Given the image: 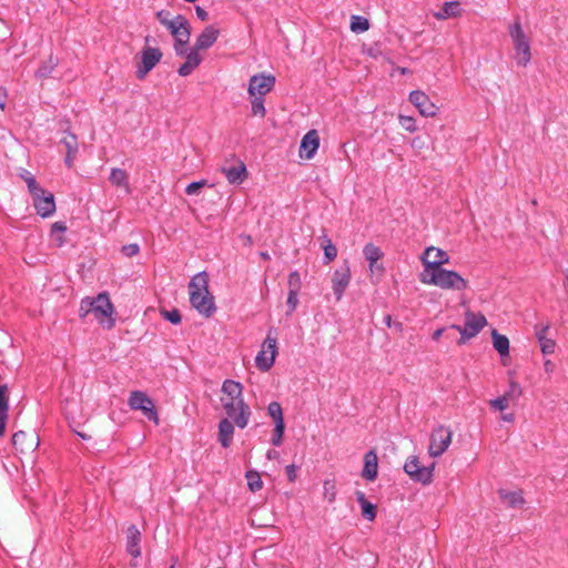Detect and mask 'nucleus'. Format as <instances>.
<instances>
[{"label": "nucleus", "mask_w": 568, "mask_h": 568, "mask_svg": "<svg viewBox=\"0 0 568 568\" xmlns=\"http://www.w3.org/2000/svg\"><path fill=\"white\" fill-rule=\"evenodd\" d=\"M221 403L229 418L240 428L248 424L251 409L243 398V386L235 381L226 379L222 385Z\"/></svg>", "instance_id": "1"}, {"label": "nucleus", "mask_w": 568, "mask_h": 568, "mask_svg": "<svg viewBox=\"0 0 568 568\" xmlns=\"http://www.w3.org/2000/svg\"><path fill=\"white\" fill-rule=\"evenodd\" d=\"M190 302L203 316L210 317L216 310L214 298L209 292V276L205 272L194 275L189 284Z\"/></svg>", "instance_id": "2"}, {"label": "nucleus", "mask_w": 568, "mask_h": 568, "mask_svg": "<svg viewBox=\"0 0 568 568\" xmlns=\"http://www.w3.org/2000/svg\"><path fill=\"white\" fill-rule=\"evenodd\" d=\"M90 313H93L95 320L103 327L110 329L114 326V307L106 293H100L95 297H85L81 301L79 308L80 317H85Z\"/></svg>", "instance_id": "3"}, {"label": "nucleus", "mask_w": 568, "mask_h": 568, "mask_svg": "<svg viewBox=\"0 0 568 568\" xmlns=\"http://www.w3.org/2000/svg\"><path fill=\"white\" fill-rule=\"evenodd\" d=\"M435 285L447 291H463L467 288V281L457 272L446 270L440 265L428 262V285Z\"/></svg>", "instance_id": "4"}, {"label": "nucleus", "mask_w": 568, "mask_h": 568, "mask_svg": "<svg viewBox=\"0 0 568 568\" xmlns=\"http://www.w3.org/2000/svg\"><path fill=\"white\" fill-rule=\"evenodd\" d=\"M165 28L170 31L172 37L174 38V52L176 55H184L185 47L191 38V24L189 20L182 16L178 14L166 23Z\"/></svg>", "instance_id": "5"}, {"label": "nucleus", "mask_w": 568, "mask_h": 568, "mask_svg": "<svg viewBox=\"0 0 568 568\" xmlns=\"http://www.w3.org/2000/svg\"><path fill=\"white\" fill-rule=\"evenodd\" d=\"M509 36L514 43L517 63L526 67L531 59L530 44L519 21H515L509 27Z\"/></svg>", "instance_id": "6"}, {"label": "nucleus", "mask_w": 568, "mask_h": 568, "mask_svg": "<svg viewBox=\"0 0 568 568\" xmlns=\"http://www.w3.org/2000/svg\"><path fill=\"white\" fill-rule=\"evenodd\" d=\"M486 325L487 321L483 314L467 311L465 313V325H452L450 328L459 332L460 339L458 343L464 344L467 339L475 337Z\"/></svg>", "instance_id": "7"}, {"label": "nucleus", "mask_w": 568, "mask_h": 568, "mask_svg": "<svg viewBox=\"0 0 568 568\" xmlns=\"http://www.w3.org/2000/svg\"><path fill=\"white\" fill-rule=\"evenodd\" d=\"M128 404L133 410H141L142 414L155 425L160 423L153 400L141 390L131 392Z\"/></svg>", "instance_id": "8"}, {"label": "nucleus", "mask_w": 568, "mask_h": 568, "mask_svg": "<svg viewBox=\"0 0 568 568\" xmlns=\"http://www.w3.org/2000/svg\"><path fill=\"white\" fill-rule=\"evenodd\" d=\"M276 355L277 341L276 337L272 336L270 332L262 344L261 351L255 357V364L257 368L262 372H267L273 366Z\"/></svg>", "instance_id": "9"}, {"label": "nucleus", "mask_w": 568, "mask_h": 568, "mask_svg": "<svg viewBox=\"0 0 568 568\" xmlns=\"http://www.w3.org/2000/svg\"><path fill=\"white\" fill-rule=\"evenodd\" d=\"M452 436L453 432L448 427H435L430 434L428 455L433 457L440 456L450 445Z\"/></svg>", "instance_id": "10"}, {"label": "nucleus", "mask_w": 568, "mask_h": 568, "mask_svg": "<svg viewBox=\"0 0 568 568\" xmlns=\"http://www.w3.org/2000/svg\"><path fill=\"white\" fill-rule=\"evenodd\" d=\"M221 172L225 175L230 184H241L247 178V170L243 161L233 156L225 160L221 166Z\"/></svg>", "instance_id": "11"}, {"label": "nucleus", "mask_w": 568, "mask_h": 568, "mask_svg": "<svg viewBox=\"0 0 568 568\" xmlns=\"http://www.w3.org/2000/svg\"><path fill=\"white\" fill-rule=\"evenodd\" d=\"M161 59L162 52L159 48L144 47L141 52V62L136 69V77L141 80L144 79Z\"/></svg>", "instance_id": "12"}, {"label": "nucleus", "mask_w": 568, "mask_h": 568, "mask_svg": "<svg viewBox=\"0 0 568 568\" xmlns=\"http://www.w3.org/2000/svg\"><path fill=\"white\" fill-rule=\"evenodd\" d=\"M275 83V78L273 75L265 74H256L250 79L248 83V94L251 97H263L268 93Z\"/></svg>", "instance_id": "13"}, {"label": "nucleus", "mask_w": 568, "mask_h": 568, "mask_svg": "<svg viewBox=\"0 0 568 568\" xmlns=\"http://www.w3.org/2000/svg\"><path fill=\"white\" fill-rule=\"evenodd\" d=\"M39 437L34 433L19 430L12 436V444L21 453L34 452L39 446Z\"/></svg>", "instance_id": "14"}, {"label": "nucleus", "mask_w": 568, "mask_h": 568, "mask_svg": "<svg viewBox=\"0 0 568 568\" xmlns=\"http://www.w3.org/2000/svg\"><path fill=\"white\" fill-rule=\"evenodd\" d=\"M351 282V270L347 264L342 265L335 270L332 277L333 291L336 296V301H339Z\"/></svg>", "instance_id": "15"}, {"label": "nucleus", "mask_w": 568, "mask_h": 568, "mask_svg": "<svg viewBox=\"0 0 568 568\" xmlns=\"http://www.w3.org/2000/svg\"><path fill=\"white\" fill-rule=\"evenodd\" d=\"M320 148V136L316 130H310L302 139L300 145V156L311 160Z\"/></svg>", "instance_id": "16"}, {"label": "nucleus", "mask_w": 568, "mask_h": 568, "mask_svg": "<svg viewBox=\"0 0 568 568\" xmlns=\"http://www.w3.org/2000/svg\"><path fill=\"white\" fill-rule=\"evenodd\" d=\"M33 206L41 217H49L55 212V202L52 193L43 191L41 195L32 197Z\"/></svg>", "instance_id": "17"}, {"label": "nucleus", "mask_w": 568, "mask_h": 568, "mask_svg": "<svg viewBox=\"0 0 568 568\" xmlns=\"http://www.w3.org/2000/svg\"><path fill=\"white\" fill-rule=\"evenodd\" d=\"M183 57L185 58V62L178 69V73L181 77H187L201 64L203 57L194 47L191 49L185 48V53Z\"/></svg>", "instance_id": "18"}, {"label": "nucleus", "mask_w": 568, "mask_h": 568, "mask_svg": "<svg viewBox=\"0 0 568 568\" xmlns=\"http://www.w3.org/2000/svg\"><path fill=\"white\" fill-rule=\"evenodd\" d=\"M220 36V30L214 26H207L204 30L196 37L194 42V48L199 51L206 50L211 48Z\"/></svg>", "instance_id": "19"}, {"label": "nucleus", "mask_w": 568, "mask_h": 568, "mask_svg": "<svg viewBox=\"0 0 568 568\" xmlns=\"http://www.w3.org/2000/svg\"><path fill=\"white\" fill-rule=\"evenodd\" d=\"M405 473L414 480L426 483V467H424L417 456L407 458L404 465Z\"/></svg>", "instance_id": "20"}, {"label": "nucleus", "mask_w": 568, "mask_h": 568, "mask_svg": "<svg viewBox=\"0 0 568 568\" xmlns=\"http://www.w3.org/2000/svg\"><path fill=\"white\" fill-rule=\"evenodd\" d=\"M378 474V458L375 450H369L364 455V467L362 477L366 480L374 481Z\"/></svg>", "instance_id": "21"}, {"label": "nucleus", "mask_w": 568, "mask_h": 568, "mask_svg": "<svg viewBox=\"0 0 568 568\" xmlns=\"http://www.w3.org/2000/svg\"><path fill=\"white\" fill-rule=\"evenodd\" d=\"M140 541V530L134 525H131L126 531V550L134 558L141 556Z\"/></svg>", "instance_id": "22"}, {"label": "nucleus", "mask_w": 568, "mask_h": 568, "mask_svg": "<svg viewBox=\"0 0 568 568\" xmlns=\"http://www.w3.org/2000/svg\"><path fill=\"white\" fill-rule=\"evenodd\" d=\"M234 434V426L229 418H223L219 424V442L222 447H230Z\"/></svg>", "instance_id": "23"}, {"label": "nucleus", "mask_w": 568, "mask_h": 568, "mask_svg": "<svg viewBox=\"0 0 568 568\" xmlns=\"http://www.w3.org/2000/svg\"><path fill=\"white\" fill-rule=\"evenodd\" d=\"M498 495L500 499L510 508L520 507L525 503L520 490L509 491L506 489H499Z\"/></svg>", "instance_id": "24"}, {"label": "nucleus", "mask_w": 568, "mask_h": 568, "mask_svg": "<svg viewBox=\"0 0 568 568\" xmlns=\"http://www.w3.org/2000/svg\"><path fill=\"white\" fill-rule=\"evenodd\" d=\"M109 180L112 183V185L116 187H122L125 190L126 193H130L129 175L124 170L113 168L111 170Z\"/></svg>", "instance_id": "25"}, {"label": "nucleus", "mask_w": 568, "mask_h": 568, "mask_svg": "<svg viewBox=\"0 0 568 568\" xmlns=\"http://www.w3.org/2000/svg\"><path fill=\"white\" fill-rule=\"evenodd\" d=\"M356 499L361 505L362 516L369 521L374 520L376 517V506L365 498L363 491H356Z\"/></svg>", "instance_id": "26"}, {"label": "nucleus", "mask_w": 568, "mask_h": 568, "mask_svg": "<svg viewBox=\"0 0 568 568\" xmlns=\"http://www.w3.org/2000/svg\"><path fill=\"white\" fill-rule=\"evenodd\" d=\"M459 7L460 4L457 1L445 2L443 8L435 11L433 14L438 20L456 17L459 14Z\"/></svg>", "instance_id": "27"}, {"label": "nucleus", "mask_w": 568, "mask_h": 568, "mask_svg": "<svg viewBox=\"0 0 568 568\" xmlns=\"http://www.w3.org/2000/svg\"><path fill=\"white\" fill-rule=\"evenodd\" d=\"M494 348L501 355L509 354V339L506 335L499 334L496 329L491 333Z\"/></svg>", "instance_id": "28"}, {"label": "nucleus", "mask_w": 568, "mask_h": 568, "mask_svg": "<svg viewBox=\"0 0 568 568\" xmlns=\"http://www.w3.org/2000/svg\"><path fill=\"white\" fill-rule=\"evenodd\" d=\"M365 258L368 261L369 266H375V264L382 258L383 252L381 248L373 243H368L364 246L363 250Z\"/></svg>", "instance_id": "29"}, {"label": "nucleus", "mask_w": 568, "mask_h": 568, "mask_svg": "<svg viewBox=\"0 0 568 568\" xmlns=\"http://www.w3.org/2000/svg\"><path fill=\"white\" fill-rule=\"evenodd\" d=\"M349 28L354 33H363L369 29V21L362 16H352Z\"/></svg>", "instance_id": "30"}, {"label": "nucleus", "mask_w": 568, "mask_h": 568, "mask_svg": "<svg viewBox=\"0 0 568 568\" xmlns=\"http://www.w3.org/2000/svg\"><path fill=\"white\" fill-rule=\"evenodd\" d=\"M245 478L247 480V486H248L251 491L255 493V491H258V490L262 489L263 481H262L261 476H260V474L257 471H255V470L246 471Z\"/></svg>", "instance_id": "31"}, {"label": "nucleus", "mask_w": 568, "mask_h": 568, "mask_svg": "<svg viewBox=\"0 0 568 568\" xmlns=\"http://www.w3.org/2000/svg\"><path fill=\"white\" fill-rule=\"evenodd\" d=\"M433 252L435 253V255H434V258L432 261H429L430 263H434V264L437 263V265L443 266L444 264H447L449 262V255L446 251L435 247V246H428V256Z\"/></svg>", "instance_id": "32"}, {"label": "nucleus", "mask_w": 568, "mask_h": 568, "mask_svg": "<svg viewBox=\"0 0 568 568\" xmlns=\"http://www.w3.org/2000/svg\"><path fill=\"white\" fill-rule=\"evenodd\" d=\"M323 497L328 503H333L336 498V485L332 479H326L323 484Z\"/></svg>", "instance_id": "33"}, {"label": "nucleus", "mask_w": 568, "mask_h": 568, "mask_svg": "<svg viewBox=\"0 0 568 568\" xmlns=\"http://www.w3.org/2000/svg\"><path fill=\"white\" fill-rule=\"evenodd\" d=\"M61 143L64 145L68 153H77L78 152V139L72 133H65V135L61 139Z\"/></svg>", "instance_id": "34"}, {"label": "nucleus", "mask_w": 568, "mask_h": 568, "mask_svg": "<svg viewBox=\"0 0 568 568\" xmlns=\"http://www.w3.org/2000/svg\"><path fill=\"white\" fill-rule=\"evenodd\" d=\"M410 102L419 110V113L424 115L426 112L424 110V103L426 101L425 93L423 91H413L409 94Z\"/></svg>", "instance_id": "35"}, {"label": "nucleus", "mask_w": 568, "mask_h": 568, "mask_svg": "<svg viewBox=\"0 0 568 568\" xmlns=\"http://www.w3.org/2000/svg\"><path fill=\"white\" fill-rule=\"evenodd\" d=\"M268 415L273 418L274 424L284 423L283 412L280 403L272 402L267 407Z\"/></svg>", "instance_id": "36"}, {"label": "nucleus", "mask_w": 568, "mask_h": 568, "mask_svg": "<svg viewBox=\"0 0 568 568\" xmlns=\"http://www.w3.org/2000/svg\"><path fill=\"white\" fill-rule=\"evenodd\" d=\"M252 113L253 115H258L263 118L266 113L265 106H264V100L262 97H253L252 100Z\"/></svg>", "instance_id": "37"}, {"label": "nucleus", "mask_w": 568, "mask_h": 568, "mask_svg": "<svg viewBox=\"0 0 568 568\" xmlns=\"http://www.w3.org/2000/svg\"><path fill=\"white\" fill-rule=\"evenodd\" d=\"M324 248V257L326 258V263L332 262L337 256V248L332 243L331 240L326 239L325 244L323 245Z\"/></svg>", "instance_id": "38"}, {"label": "nucleus", "mask_w": 568, "mask_h": 568, "mask_svg": "<svg viewBox=\"0 0 568 568\" xmlns=\"http://www.w3.org/2000/svg\"><path fill=\"white\" fill-rule=\"evenodd\" d=\"M287 284H288V291H294V292L300 293V290L302 286V281H301L300 273L297 271H293L290 273Z\"/></svg>", "instance_id": "39"}, {"label": "nucleus", "mask_w": 568, "mask_h": 568, "mask_svg": "<svg viewBox=\"0 0 568 568\" xmlns=\"http://www.w3.org/2000/svg\"><path fill=\"white\" fill-rule=\"evenodd\" d=\"M284 429H285V423H276V424H274V432H273V436H272V444L274 446H281L282 445Z\"/></svg>", "instance_id": "40"}, {"label": "nucleus", "mask_w": 568, "mask_h": 568, "mask_svg": "<svg viewBox=\"0 0 568 568\" xmlns=\"http://www.w3.org/2000/svg\"><path fill=\"white\" fill-rule=\"evenodd\" d=\"M9 410V392L6 384L0 385V413H8Z\"/></svg>", "instance_id": "41"}, {"label": "nucleus", "mask_w": 568, "mask_h": 568, "mask_svg": "<svg viewBox=\"0 0 568 568\" xmlns=\"http://www.w3.org/2000/svg\"><path fill=\"white\" fill-rule=\"evenodd\" d=\"M539 344H540L541 352L544 354L549 355L555 352L556 343L554 339L548 338L547 336H541Z\"/></svg>", "instance_id": "42"}, {"label": "nucleus", "mask_w": 568, "mask_h": 568, "mask_svg": "<svg viewBox=\"0 0 568 568\" xmlns=\"http://www.w3.org/2000/svg\"><path fill=\"white\" fill-rule=\"evenodd\" d=\"M523 390L518 383L511 381L509 384V389L506 392L505 396L508 399H516L521 395Z\"/></svg>", "instance_id": "43"}, {"label": "nucleus", "mask_w": 568, "mask_h": 568, "mask_svg": "<svg viewBox=\"0 0 568 568\" xmlns=\"http://www.w3.org/2000/svg\"><path fill=\"white\" fill-rule=\"evenodd\" d=\"M286 303L288 306L287 314L290 315L296 310V307L298 305V293L294 292V291H288Z\"/></svg>", "instance_id": "44"}, {"label": "nucleus", "mask_w": 568, "mask_h": 568, "mask_svg": "<svg viewBox=\"0 0 568 568\" xmlns=\"http://www.w3.org/2000/svg\"><path fill=\"white\" fill-rule=\"evenodd\" d=\"M508 402L509 399L507 398V396L503 395L500 397L491 399L489 404L493 408L503 412L508 407Z\"/></svg>", "instance_id": "45"}, {"label": "nucleus", "mask_w": 568, "mask_h": 568, "mask_svg": "<svg viewBox=\"0 0 568 568\" xmlns=\"http://www.w3.org/2000/svg\"><path fill=\"white\" fill-rule=\"evenodd\" d=\"M161 314L165 320H168L172 324L181 323V314L178 310L162 311Z\"/></svg>", "instance_id": "46"}, {"label": "nucleus", "mask_w": 568, "mask_h": 568, "mask_svg": "<svg viewBox=\"0 0 568 568\" xmlns=\"http://www.w3.org/2000/svg\"><path fill=\"white\" fill-rule=\"evenodd\" d=\"M399 123L406 131L414 132L416 130L415 119L412 116L399 115Z\"/></svg>", "instance_id": "47"}, {"label": "nucleus", "mask_w": 568, "mask_h": 568, "mask_svg": "<svg viewBox=\"0 0 568 568\" xmlns=\"http://www.w3.org/2000/svg\"><path fill=\"white\" fill-rule=\"evenodd\" d=\"M205 184H206V181H205V180H201V181L192 182V183H190V184L186 186L185 192H186V194H189V195L196 194V193L199 192V190H200L201 187H203Z\"/></svg>", "instance_id": "48"}, {"label": "nucleus", "mask_w": 568, "mask_h": 568, "mask_svg": "<svg viewBox=\"0 0 568 568\" xmlns=\"http://www.w3.org/2000/svg\"><path fill=\"white\" fill-rule=\"evenodd\" d=\"M173 17H171L170 12L166 10H160L156 12V19L162 26H166L170 20H172Z\"/></svg>", "instance_id": "49"}, {"label": "nucleus", "mask_w": 568, "mask_h": 568, "mask_svg": "<svg viewBox=\"0 0 568 568\" xmlns=\"http://www.w3.org/2000/svg\"><path fill=\"white\" fill-rule=\"evenodd\" d=\"M28 190L32 197L41 195V193L44 191L36 180H33L30 185H28Z\"/></svg>", "instance_id": "50"}, {"label": "nucleus", "mask_w": 568, "mask_h": 568, "mask_svg": "<svg viewBox=\"0 0 568 568\" xmlns=\"http://www.w3.org/2000/svg\"><path fill=\"white\" fill-rule=\"evenodd\" d=\"M139 245L138 244H129V245H124L122 247V252L124 255L126 256H134L139 253Z\"/></svg>", "instance_id": "51"}, {"label": "nucleus", "mask_w": 568, "mask_h": 568, "mask_svg": "<svg viewBox=\"0 0 568 568\" xmlns=\"http://www.w3.org/2000/svg\"><path fill=\"white\" fill-rule=\"evenodd\" d=\"M53 68H54L53 63H51L50 65H43L38 69L36 74L38 78H45L52 72Z\"/></svg>", "instance_id": "52"}, {"label": "nucleus", "mask_w": 568, "mask_h": 568, "mask_svg": "<svg viewBox=\"0 0 568 568\" xmlns=\"http://www.w3.org/2000/svg\"><path fill=\"white\" fill-rule=\"evenodd\" d=\"M67 231V226L62 222H54L51 226V236H54L55 233L62 234Z\"/></svg>", "instance_id": "53"}, {"label": "nucleus", "mask_w": 568, "mask_h": 568, "mask_svg": "<svg viewBox=\"0 0 568 568\" xmlns=\"http://www.w3.org/2000/svg\"><path fill=\"white\" fill-rule=\"evenodd\" d=\"M285 470H286V475H287L288 480L291 483L295 481L297 467L294 464L287 465Z\"/></svg>", "instance_id": "54"}, {"label": "nucleus", "mask_w": 568, "mask_h": 568, "mask_svg": "<svg viewBox=\"0 0 568 568\" xmlns=\"http://www.w3.org/2000/svg\"><path fill=\"white\" fill-rule=\"evenodd\" d=\"M7 419H8V413H0V436L4 435Z\"/></svg>", "instance_id": "55"}, {"label": "nucleus", "mask_w": 568, "mask_h": 568, "mask_svg": "<svg viewBox=\"0 0 568 568\" xmlns=\"http://www.w3.org/2000/svg\"><path fill=\"white\" fill-rule=\"evenodd\" d=\"M195 13H196V17L202 20V21H206L207 18H209V14L207 12L202 8V7H195Z\"/></svg>", "instance_id": "56"}, {"label": "nucleus", "mask_w": 568, "mask_h": 568, "mask_svg": "<svg viewBox=\"0 0 568 568\" xmlns=\"http://www.w3.org/2000/svg\"><path fill=\"white\" fill-rule=\"evenodd\" d=\"M7 101V91L4 89H0V109L3 111L6 109Z\"/></svg>", "instance_id": "57"}, {"label": "nucleus", "mask_w": 568, "mask_h": 568, "mask_svg": "<svg viewBox=\"0 0 568 568\" xmlns=\"http://www.w3.org/2000/svg\"><path fill=\"white\" fill-rule=\"evenodd\" d=\"M75 154L77 153H68L67 152V155H65V159H64V163H65V165L68 168H72Z\"/></svg>", "instance_id": "58"}, {"label": "nucleus", "mask_w": 568, "mask_h": 568, "mask_svg": "<svg viewBox=\"0 0 568 568\" xmlns=\"http://www.w3.org/2000/svg\"><path fill=\"white\" fill-rule=\"evenodd\" d=\"M548 329H549V325L547 324L536 331V337H537L538 342L540 341L541 336H546V333L548 332Z\"/></svg>", "instance_id": "59"}, {"label": "nucleus", "mask_w": 568, "mask_h": 568, "mask_svg": "<svg viewBox=\"0 0 568 568\" xmlns=\"http://www.w3.org/2000/svg\"><path fill=\"white\" fill-rule=\"evenodd\" d=\"M433 150L434 151H438V153L442 154L443 151H446L447 150V146L445 143H442L439 146L436 145V139H434L433 141Z\"/></svg>", "instance_id": "60"}, {"label": "nucleus", "mask_w": 568, "mask_h": 568, "mask_svg": "<svg viewBox=\"0 0 568 568\" xmlns=\"http://www.w3.org/2000/svg\"><path fill=\"white\" fill-rule=\"evenodd\" d=\"M544 368L547 373H551L555 368L554 363L550 359L545 361Z\"/></svg>", "instance_id": "61"}, {"label": "nucleus", "mask_w": 568, "mask_h": 568, "mask_svg": "<svg viewBox=\"0 0 568 568\" xmlns=\"http://www.w3.org/2000/svg\"><path fill=\"white\" fill-rule=\"evenodd\" d=\"M52 237H53V241L55 242V244H57L58 246H62V245H63V243H64V237L62 236V234H58V233H55V234H54V236H52Z\"/></svg>", "instance_id": "62"}, {"label": "nucleus", "mask_w": 568, "mask_h": 568, "mask_svg": "<svg viewBox=\"0 0 568 568\" xmlns=\"http://www.w3.org/2000/svg\"><path fill=\"white\" fill-rule=\"evenodd\" d=\"M383 267L381 265H378L377 263L375 264V266H369V271L372 274H381L383 272Z\"/></svg>", "instance_id": "63"}, {"label": "nucleus", "mask_w": 568, "mask_h": 568, "mask_svg": "<svg viewBox=\"0 0 568 568\" xmlns=\"http://www.w3.org/2000/svg\"><path fill=\"white\" fill-rule=\"evenodd\" d=\"M266 457L268 459H275L278 457V452L274 450V449H270L267 453H266Z\"/></svg>", "instance_id": "64"}]
</instances>
